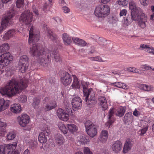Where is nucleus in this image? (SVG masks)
Segmentation results:
<instances>
[{
	"mask_svg": "<svg viewBox=\"0 0 154 154\" xmlns=\"http://www.w3.org/2000/svg\"><path fill=\"white\" fill-rule=\"evenodd\" d=\"M49 51L47 48H42L40 44H33L30 48L29 52L32 55L37 58L40 64L44 66H46L50 60V57L51 53H48Z\"/></svg>",
	"mask_w": 154,
	"mask_h": 154,
	"instance_id": "nucleus-1",
	"label": "nucleus"
},
{
	"mask_svg": "<svg viewBox=\"0 0 154 154\" xmlns=\"http://www.w3.org/2000/svg\"><path fill=\"white\" fill-rule=\"evenodd\" d=\"M27 84L21 80L20 82L14 79H12L8 85L0 90V93L3 95H6L11 97L19 93V90H22L27 87Z\"/></svg>",
	"mask_w": 154,
	"mask_h": 154,
	"instance_id": "nucleus-2",
	"label": "nucleus"
},
{
	"mask_svg": "<svg viewBox=\"0 0 154 154\" xmlns=\"http://www.w3.org/2000/svg\"><path fill=\"white\" fill-rule=\"evenodd\" d=\"M84 97H85V101L87 102L89 105H94L97 102L95 95L93 93L92 94L93 91L92 88L88 89L86 86H83Z\"/></svg>",
	"mask_w": 154,
	"mask_h": 154,
	"instance_id": "nucleus-3",
	"label": "nucleus"
},
{
	"mask_svg": "<svg viewBox=\"0 0 154 154\" xmlns=\"http://www.w3.org/2000/svg\"><path fill=\"white\" fill-rule=\"evenodd\" d=\"M13 59V56L9 52L3 53L0 56V71L1 73L4 71L3 68L9 64Z\"/></svg>",
	"mask_w": 154,
	"mask_h": 154,
	"instance_id": "nucleus-4",
	"label": "nucleus"
},
{
	"mask_svg": "<svg viewBox=\"0 0 154 154\" xmlns=\"http://www.w3.org/2000/svg\"><path fill=\"white\" fill-rule=\"evenodd\" d=\"M109 6L106 5H101L97 6L95 10V15L98 17H104L109 13Z\"/></svg>",
	"mask_w": 154,
	"mask_h": 154,
	"instance_id": "nucleus-5",
	"label": "nucleus"
},
{
	"mask_svg": "<svg viewBox=\"0 0 154 154\" xmlns=\"http://www.w3.org/2000/svg\"><path fill=\"white\" fill-rule=\"evenodd\" d=\"M32 13L29 10H27L22 14L20 17V20L26 24H29L32 20Z\"/></svg>",
	"mask_w": 154,
	"mask_h": 154,
	"instance_id": "nucleus-6",
	"label": "nucleus"
},
{
	"mask_svg": "<svg viewBox=\"0 0 154 154\" xmlns=\"http://www.w3.org/2000/svg\"><path fill=\"white\" fill-rule=\"evenodd\" d=\"M137 17V20L138 21V25L139 27L143 29L146 26V22L147 21V17L143 13H141V11L139 14H136Z\"/></svg>",
	"mask_w": 154,
	"mask_h": 154,
	"instance_id": "nucleus-7",
	"label": "nucleus"
},
{
	"mask_svg": "<svg viewBox=\"0 0 154 154\" xmlns=\"http://www.w3.org/2000/svg\"><path fill=\"white\" fill-rule=\"evenodd\" d=\"M50 133V130L46 126L43 128L42 132L39 134L38 137L39 141L41 143H44L46 142V136Z\"/></svg>",
	"mask_w": 154,
	"mask_h": 154,
	"instance_id": "nucleus-8",
	"label": "nucleus"
},
{
	"mask_svg": "<svg viewBox=\"0 0 154 154\" xmlns=\"http://www.w3.org/2000/svg\"><path fill=\"white\" fill-rule=\"evenodd\" d=\"M60 80L63 85L66 86L71 83L72 79L71 76L68 72H64L63 73V77L60 79Z\"/></svg>",
	"mask_w": 154,
	"mask_h": 154,
	"instance_id": "nucleus-9",
	"label": "nucleus"
},
{
	"mask_svg": "<svg viewBox=\"0 0 154 154\" xmlns=\"http://www.w3.org/2000/svg\"><path fill=\"white\" fill-rule=\"evenodd\" d=\"M72 104L73 110L76 111L81 108L82 106V100L80 97H75L72 99Z\"/></svg>",
	"mask_w": 154,
	"mask_h": 154,
	"instance_id": "nucleus-10",
	"label": "nucleus"
},
{
	"mask_svg": "<svg viewBox=\"0 0 154 154\" xmlns=\"http://www.w3.org/2000/svg\"><path fill=\"white\" fill-rule=\"evenodd\" d=\"M17 119L21 127H25L29 123V117L28 115L24 114L18 116Z\"/></svg>",
	"mask_w": 154,
	"mask_h": 154,
	"instance_id": "nucleus-11",
	"label": "nucleus"
},
{
	"mask_svg": "<svg viewBox=\"0 0 154 154\" xmlns=\"http://www.w3.org/2000/svg\"><path fill=\"white\" fill-rule=\"evenodd\" d=\"M57 116L60 120L66 121L69 119V115L63 109L59 108L57 110Z\"/></svg>",
	"mask_w": 154,
	"mask_h": 154,
	"instance_id": "nucleus-12",
	"label": "nucleus"
},
{
	"mask_svg": "<svg viewBox=\"0 0 154 154\" xmlns=\"http://www.w3.org/2000/svg\"><path fill=\"white\" fill-rule=\"evenodd\" d=\"M129 8L131 10V13L134 16V14H139L141 10L140 8L136 6V3L133 1L129 3Z\"/></svg>",
	"mask_w": 154,
	"mask_h": 154,
	"instance_id": "nucleus-13",
	"label": "nucleus"
},
{
	"mask_svg": "<svg viewBox=\"0 0 154 154\" xmlns=\"http://www.w3.org/2000/svg\"><path fill=\"white\" fill-rule=\"evenodd\" d=\"M134 143V142L131 139H127L125 143L123 150V152L125 153L130 150L133 146Z\"/></svg>",
	"mask_w": 154,
	"mask_h": 154,
	"instance_id": "nucleus-14",
	"label": "nucleus"
},
{
	"mask_svg": "<svg viewBox=\"0 0 154 154\" xmlns=\"http://www.w3.org/2000/svg\"><path fill=\"white\" fill-rule=\"evenodd\" d=\"M39 40V34H33L31 31V28L29 31V43L30 44L32 42H36Z\"/></svg>",
	"mask_w": 154,
	"mask_h": 154,
	"instance_id": "nucleus-15",
	"label": "nucleus"
},
{
	"mask_svg": "<svg viewBox=\"0 0 154 154\" xmlns=\"http://www.w3.org/2000/svg\"><path fill=\"white\" fill-rule=\"evenodd\" d=\"M44 27L45 29L47 30V35L48 37L53 41L56 40L57 39V35L53 32L50 29H48L46 25L44 24Z\"/></svg>",
	"mask_w": 154,
	"mask_h": 154,
	"instance_id": "nucleus-16",
	"label": "nucleus"
},
{
	"mask_svg": "<svg viewBox=\"0 0 154 154\" xmlns=\"http://www.w3.org/2000/svg\"><path fill=\"white\" fill-rule=\"evenodd\" d=\"M10 102L9 100H5L4 98H0V112L4 110L9 106Z\"/></svg>",
	"mask_w": 154,
	"mask_h": 154,
	"instance_id": "nucleus-17",
	"label": "nucleus"
},
{
	"mask_svg": "<svg viewBox=\"0 0 154 154\" xmlns=\"http://www.w3.org/2000/svg\"><path fill=\"white\" fill-rule=\"evenodd\" d=\"M122 147V142L120 141L117 140L112 145V149L115 152L118 153L121 150Z\"/></svg>",
	"mask_w": 154,
	"mask_h": 154,
	"instance_id": "nucleus-18",
	"label": "nucleus"
},
{
	"mask_svg": "<svg viewBox=\"0 0 154 154\" xmlns=\"http://www.w3.org/2000/svg\"><path fill=\"white\" fill-rule=\"evenodd\" d=\"M114 113V112L113 109H110L109 112V120L106 123L105 125L108 126V128H109L112 125V123L114 122V119L112 116Z\"/></svg>",
	"mask_w": 154,
	"mask_h": 154,
	"instance_id": "nucleus-19",
	"label": "nucleus"
},
{
	"mask_svg": "<svg viewBox=\"0 0 154 154\" xmlns=\"http://www.w3.org/2000/svg\"><path fill=\"white\" fill-rule=\"evenodd\" d=\"M99 103L101 106L103 110L106 109L108 108V105L107 104L106 100L104 97H100L98 99Z\"/></svg>",
	"mask_w": 154,
	"mask_h": 154,
	"instance_id": "nucleus-20",
	"label": "nucleus"
},
{
	"mask_svg": "<svg viewBox=\"0 0 154 154\" xmlns=\"http://www.w3.org/2000/svg\"><path fill=\"white\" fill-rule=\"evenodd\" d=\"M11 110L13 112L18 113L21 111V108L20 104H14L11 105Z\"/></svg>",
	"mask_w": 154,
	"mask_h": 154,
	"instance_id": "nucleus-21",
	"label": "nucleus"
},
{
	"mask_svg": "<svg viewBox=\"0 0 154 154\" xmlns=\"http://www.w3.org/2000/svg\"><path fill=\"white\" fill-rule=\"evenodd\" d=\"M133 117L131 112H128L126 113L124 119L125 124H126L127 123H132L133 121Z\"/></svg>",
	"mask_w": 154,
	"mask_h": 154,
	"instance_id": "nucleus-22",
	"label": "nucleus"
},
{
	"mask_svg": "<svg viewBox=\"0 0 154 154\" xmlns=\"http://www.w3.org/2000/svg\"><path fill=\"white\" fill-rule=\"evenodd\" d=\"M29 59L27 56L23 55L20 58L19 63V65H23V66H29Z\"/></svg>",
	"mask_w": 154,
	"mask_h": 154,
	"instance_id": "nucleus-23",
	"label": "nucleus"
},
{
	"mask_svg": "<svg viewBox=\"0 0 154 154\" xmlns=\"http://www.w3.org/2000/svg\"><path fill=\"white\" fill-rule=\"evenodd\" d=\"M108 137L107 131L105 130H103L101 132L100 137L99 140L102 143L106 142Z\"/></svg>",
	"mask_w": 154,
	"mask_h": 154,
	"instance_id": "nucleus-24",
	"label": "nucleus"
},
{
	"mask_svg": "<svg viewBox=\"0 0 154 154\" xmlns=\"http://www.w3.org/2000/svg\"><path fill=\"white\" fill-rule=\"evenodd\" d=\"M86 131L87 134L91 137H94L97 133V129L95 126L91 128H90Z\"/></svg>",
	"mask_w": 154,
	"mask_h": 154,
	"instance_id": "nucleus-25",
	"label": "nucleus"
},
{
	"mask_svg": "<svg viewBox=\"0 0 154 154\" xmlns=\"http://www.w3.org/2000/svg\"><path fill=\"white\" fill-rule=\"evenodd\" d=\"M52 57L53 58V60L57 62H60L61 61V59L60 57L58 51L57 50L51 51Z\"/></svg>",
	"mask_w": 154,
	"mask_h": 154,
	"instance_id": "nucleus-26",
	"label": "nucleus"
},
{
	"mask_svg": "<svg viewBox=\"0 0 154 154\" xmlns=\"http://www.w3.org/2000/svg\"><path fill=\"white\" fill-rule=\"evenodd\" d=\"M125 107L121 106L119 108H118L115 113L116 116H122L125 112Z\"/></svg>",
	"mask_w": 154,
	"mask_h": 154,
	"instance_id": "nucleus-27",
	"label": "nucleus"
},
{
	"mask_svg": "<svg viewBox=\"0 0 154 154\" xmlns=\"http://www.w3.org/2000/svg\"><path fill=\"white\" fill-rule=\"evenodd\" d=\"M111 85L116 87L122 88L125 89H127L128 88V87L125 84L119 82H115L113 83H111Z\"/></svg>",
	"mask_w": 154,
	"mask_h": 154,
	"instance_id": "nucleus-28",
	"label": "nucleus"
},
{
	"mask_svg": "<svg viewBox=\"0 0 154 154\" xmlns=\"http://www.w3.org/2000/svg\"><path fill=\"white\" fill-rule=\"evenodd\" d=\"M16 31L14 29H10L5 34L4 38L6 40L8 39L9 38L12 37L15 33Z\"/></svg>",
	"mask_w": 154,
	"mask_h": 154,
	"instance_id": "nucleus-29",
	"label": "nucleus"
},
{
	"mask_svg": "<svg viewBox=\"0 0 154 154\" xmlns=\"http://www.w3.org/2000/svg\"><path fill=\"white\" fill-rule=\"evenodd\" d=\"M72 40L75 43L82 46H85L87 44L85 41L81 39L73 38Z\"/></svg>",
	"mask_w": 154,
	"mask_h": 154,
	"instance_id": "nucleus-30",
	"label": "nucleus"
},
{
	"mask_svg": "<svg viewBox=\"0 0 154 154\" xmlns=\"http://www.w3.org/2000/svg\"><path fill=\"white\" fill-rule=\"evenodd\" d=\"M62 36V38L65 45H68L71 43V38L69 37L67 34L64 33L63 34Z\"/></svg>",
	"mask_w": 154,
	"mask_h": 154,
	"instance_id": "nucleus-31",
	"label": "nucleus"
},
{
	"mask_svg": "<svg viewBox=\"0 0 154 154\" xmlns=\"http://www.w3.org/2000/svg\"><path fill=\"white\" fill-rule=\"evenodd\" d=\"M55 140L58 144L60 145L63 143L64 138L61 135L57 134L55 136Z\"/></svg>",
	"mask_w": 154,
	"mask_h": 154,
	"instance_id": "nucleus-32",
	"label": "nucleus"
},
{
	"mask_svg": "<svg viewBox=\"0 0 154 154\" xmlns=\"http://www.w3.org/2000/svg\"><path fill=\"white\" fill-rule=\"evenodd\" d=\"M73 88H79L80 85L78 79L75 76H74V80L73 82L71 85Z\"/></svg>",
	"mask_w": 154,
	"mask_h": 154,
	"instance_id": "nucleus-33",
	"label": "nucleus"
},
{
	"mask_svg": "<svg viewBox=\"0 0 154 154\" xmlns=\"http://www.w3.org/2000/svg\"><path fill=\"white\" fill-rule=\"evenodd\" d=\"M11 146H12L9 145H8L5 146H4V154H11L13 151V149Z\"/></svg>",
	"mask_w": 154,
	"mask_h": 154,
	"instance_id": "nucleus-34",
	"label": "nucleus"
},
{
	"mask_svg": "<svg viewBox=\"0 0 154 154\" xmlns=\"http://www.w3.org/2000/svg\"><path fill=\"white\" fill-rule=\"evenodd\" d=\"M40 103V100L37 98H34L33 100V102L32 105L34 109H38L39 107V105Z\"/></svg>",
	"mask_w": 154,
	"mask_h": 154,
	"instance_id": "nucleus-35",
	"label": "nucleus"
},
{
	"mask_svg": "<svg viewBox=\"0 0 154 154\" xmlns=\"http://www.w3.org/2000/svg\"><path fill=\"white\" fill-rule=\"evenodd\" d=\"M9 46L8 43L3 44L0 46V53H2L5 52L9 49Z\"/></svg>",
	"mask_w": 154,
	"mask_h": 154,
	"instance_id": "nucleus-36",
	"label": "nucleus"
},
{
	"mask_svg": "<svg viewBox=\"0 0 154 154\" xmlns=\"http://www.w3.org/2000/svg\"><path fill=\"white\" fill-rule=\"evenodd\" d=\"M68 128L69 131L72 133L78 130V128L76 125L73 124H68Z\"/></svg>",
	"mask_w": 154,
	"mask_h": 154,
	"instance_id": "nucleus-37",
	"label": "nucleus"
},
{
	"mask_svg": "<svg viewBox=\"0 0 154 154\" xmlns=\"http://www.w3.org/2000/svg\"><path fill=\"white\" fill-rule=\"evenodd\" d=\"M16 136V134L14 131H11L8 133L6 138L8 140H12Z\"/></svg>",
	"mask_w": 154,
	"mask_h": 154,
	"instance_id": "nucleus-38",
	"label": "nucleus"
},
{
	"mask_svg": "<svg viewBox=\"0 0 154 154\" xmlns=\"http://www.w3.org/2000/svg\"><path fill=\"white\" fill-rule=\"evenodd\" d=\"M58 127L60 129L64 134L67 133L68 131L67 129L65 126L64 124L62 123V122H59Z\"/></svg>",
	"mask_w": 154,
	"mask_h": 154,
	"instance_id": "nucleus-39",
	"label": "nucleus"
},
{
	"mask_svg": "<svg viewBox=\"0 0 154 154\" xmlns=\"http://www.w3.org/2000/svg\"><path fill=\"white\" fill-rule=\"evenodd\" d=\"M86 130H87L90 128H91L94 126V125L90 121L87 120L86 121L85 123Z\"/></svg>",
	"mask_w": 154,
	"mask_h": 154,
	"instance_id": "nucleus-40",
	"label": "nucleus"
},
{
	"mask_svg": "<svg viewBox=\"0 0 154 154\" xmlns=\"http://www.w3.org/2000/svg\"><path fill=\"white\" fill-rule=\"evenodd\" d=\"M132 14L131 13V15L128 16L127 17L126 19L127 20H128L131 23L132 21L133 20L136 21L137 20V17L136 16H137L136 14H134V16H133V15H132Z\"/></svg>",
	"mask_w": 154,
	"mask_h": 154,
	"instance_id": "nucleus-41",
	"label": "nucleus"
},
{
	"mask_svg": "<svg viewBox=\"0 0 154 154\" xmlns=\"http://www.w3.org/2000/svg\"><path fill=\"white\" fill-rule=\"evenodd\" d=\"M98 42L100 45H102L103 47L107 45L106 41L105 39L102 38H99V40L98 41Z\"/></svg>",
	"mask_w": 154,
	"mask_h": 154,
	"instance_id": "nucleus-42",
	"label": "nucleus"
},
{
	"mask_svg": "<svg viewBox=\"0 0 154 154\" xmlns=\"http://www.w3.org/2000/svg\"><path fill=\"white\" fill-rule=\"evenodd\" d=\"M117 2L119 5L122 6L127 5L128 3V0H118Z\"/></svg>",
	"mask_w": 154,
	"mask_h": 154,
	"instance_id": "nucleus-43",
	"label": "nucleus"
},
{
	"mask_svg": "<svg viewBox=\"0 0 154 154\" xmlns=\"http://www.w3.org/2000/svg\"><path fill=\"white\" fill-rule=\"evenodd\" d=\"M24 0H17L16 4L17 7L20 8L23 7L24 5Z\"/></svg>",
	"mask_w": 154,
	"mask_h": 154,
	"instance_id": "nucleus-44",
	"label": "nucleus"
},
{
	"mask_svg": "<svg viewBox=\"0 0 154 154\" xmlns=\"http://www.w3.org/2000/svg\"><path fill=\"white\" fill-rule=\"evenodd\" d=\"M28 67V66H23V65H20L19 70L21 72L23 73L25 72Z\"/></svg>",
	"mask_w": 154,
	"mask_h": 154,
	"instance_id": "nucleus-45",
	"label": "nucleus"
},
{
	"mask_svg": "<svg viewBox=\"0 0 154 154\" xmlns=\"http://www.w3.org/2000/svg\"><path fill=\"white\" fill-rule=\"evenodd\" d=\"M79 138L80 139V141L82 144H85V143H87V140L85 137L82 136H80L79 137Z\"/></svg>",
	"mask_w": 154,
	"mask_h": 154,
	"instance_id": "nucleus-46",
	"label": "nucleus"
},
{
	"mask_svg": "<svg viewBox=\"0 0 154 154\" xmlns=\"http://www.w3.org/2000/svg\"><path fill=\"white\" fill-rule=\"evenodd\" d=\"M27 99V97L25 95H21L19 97L20 101L22 103L25 102Z\"/></svg>",
	"mask_w": 154,
	"mask_h": 154,
	"instance_id": "nucleus-47",
	"label": "nucleus"
},
{
	"mask_svg": "<svg viewBox=\"0 0 154 154\" xmlns=\"http://www.w3.org/2000/svg\"><path fill=\"white\" fill-rule=\"evenodd\" d=\"M141 68L143 69H144L146 70H148L152 69V71H154V68L152 69V68L151 66H147V65L145 64L144 65H143L142 66Z\"/></svg>",
	"mask_w": 154,
	"mask_h": 154,
	"instance_id": "nucleus-48",
	"label": "nucleus"
},
{
	"mask_svg": "<svg viewBox=\"0 0 154 154\" xmlns=\"http://www.w3.org/2000/svg\"><path fill=\"white\" fill-rule=\"evenodd\" d=\"M154 89V87L151 85H146V87L145 91H152Z\"/></svg>",
	"mask_w": 154,
	"mask_h": 154,
	"instance_id": "nucleus-49",
	"label": "nucleus"
},
{
	"mask_svg": "<svg viewBox=\"0 0 154 154\" xmlns=\"http://www.w3.org/2000/svg\"><path fill=\"white\" fill-rule=\"evenodd\" d=\"M84 154H93L91 151L88 147H85L84 149Z\"/></svg>",
	"mask_w": 154,
	"mask_h": 154,
	"instance_id": "nucleus-50",
	"label": "nucleus"
},
{
	"mask_svg": "<svg viewBox=\"0 0 154 154\" xmlns=\"http://www.w3.org/2000/svg\"><path fill=\"white\" fill-rule=\"evenodd\" d=\"M91 59L92 60H95L98 61H102V62H104L105 61H103L101 60V58L97 56L94 57H91Z\"/></svg>",
	"mask_w": 154,
	"mask_h": 154,
	"instance_id": "nucleus-51",
	"label": "nucleus"
},
{
	"mask_svg": "<svg viewBox=\"0 0 154 154\" xmlns=\"http://www.w3.org/2000/svg\"><path fill=\"white\" fill-rule=\"evenodd\" d=\"M140 47L143 48V49H146L147 50H151V48L149 46V45H145L144 44H141Z\"/></svg>",
	"mask_w": 154,
	"mask_h": 154,
	"instance_id": "nucleus-52",
	"label": "nucleus"
},
{
	"mask_svg": "<svg viewBox=\"0 0 154 154\" xmlns=\"http://www.w3.org/2000/svg\"><path fill=\"white\" fill-rule=\"evenodd\" d=\"M141 4L144 6L148 5V0H140Z\"/></svg>",
	"mask_w": 154,
	"mask_h": 154,
	"instance_id": "nucleus-53",
	"label": "nucleus"
},
{
	"mask_svg": "<svg viewBox=\"0 0 154 154\" xmlns=\"http://www.w3.org/2000/svg\"><path fill=\"white\" fill-rule=\"evenodd\" d=\"M53 106H51L48 104H47L45 107V109L46 111H49L53 109Z\"/></svg>",
	"mask_w": 154,
	"mask_h": 154,
	"instance_id": "nucleus-54",
	"label": "nucleus"
},
{
	"mask_svg": "<svg viewBox=\"0 0 154 154\" xmlns=\"http://www.w3.org/2000/svg\"><path fill=\"white\" fill-rule=\"evenodd\" d=\"M89 53H90V54H93L96 51L95 48L94 47V46L91 47L89 49Z\"/></svg>",
	"mask_w": 154,
	"mask_h": 154,
	"instance_id": "nucleus-55",
	"label": "nucleus"
},
{
	"mask_svg": "<svg viewBox=\"0 0 154 154\" xmlns=\"http://www.w3.org/2000/svg\"><path fill=\"white\" fill-rule=\"evenodd\" d=\"M32 8L33 9V11L35 13V14L37 15H38L39 14L38 12V11L37 9L35 6V5L32 6Z\"/></svg>",
	"mask_w": 154,
	"mask_h": 154,
	"instance_id": "nucleus-56",
	"label": "nucleus"
},
{
	"mask_svg": "<svg viewBox=\"0 0 154 154\" xmlns=\"http://www.w3.org/2000/svg\"><path fill=\"white\" fill-rule=\"evenodd\" d=\"M147 130V128H144L142 129L140 131H139V132H140L139 133V134L141 135H143L146 132Z\"/></svg>",
	"mask_w": 154,
	"mask_h": 154,
	"instance_id": "nucleus-57",
	"label": "nucleus"
},
{
	"mask_svg": "<svg viewBox=\"0 0 154 154\" xmlns=\"http://www.w3.org/2000/svg\"><path fill=\"white\" fill-rule=\"evenodd\" d=\"M62 9L65 13H68L70 11V9L66 6H64L62 8Z\"/></svg>",
	"mask_w": 154,
	"mask_h": 154,
	"instance_id": "nucleus-58",
	"label": "nucleus"
},
{
	"mask_svg": "<svg viewBox=\"0 0 154 154\" xmlns=\"http://www.w3.org/2000/svg\"><path fill=\"white\" fill-rule=\"evenodd\" d=\"M66 111L68 112V114H71L72 113V111L71 109L69 106H66Z\"/></svg>",
	"mask_w": 154,
	"mask_h": 154,
	"instance_id": "nucleus-59",
	"label": "nucleus"
},
{
	"mask_svg": "<svg viewBox=\"0 0 154 154\" xmlns=\"http://www.w3.org/2000/svg\"><path fill=\"white\" fill-rule=\"evenodd\" d=\"M48 105H49L50 106H53V109L55 108L56 107V102L54 101H52L51 102L49 103L48 104Z\"/></svg>",
	"mask_w": 154,
	"mask_h": 154,
	"instance_id": "nucleus-60",
	"label": "nucleus"
},
{
	"mask_svg": "<svg viewBox=\"0 0 154 154\" xmlns=\"http://www.w3.org/2000/svg\"><path fill=\"white\" fill-rule=\"evenodd\" d=\"M127 11L125 9H123L121 11L120 13V16H122L123 15H125L126 14Z\"/></svg>",
	"mask_w": 154,
	"mask_h": 154,
	"instance_id": "nucleus-61",
	"label": "nucleus"
},
{
	"mask_svg": "<svg viewBox=\"0 0 154 154\" xmlns=\"http://www.w3.org/2000/svg\"><path fill=\"white\" fill-rule=\"evenodd\" d=\"M4 146L0 145V154H4Z\"/></svg>",
	"mask_w": 154,
	"mask_h": 154,
	"instance_id": "nucleus-62",
	"label": "nucleus"
},
{
	"mask_svg": "<svg viewBox=\"0 0 154 154\" xmlns=\"http://www.w3.org/2000/svg\"><path fill=\"white\" fill-rule=\"evenodd\" d=\"M146 85L141 84L139 86V88L145 91Z\"/></svg>",
	"mask_w": 154,
	"mask_h": 154,
	"instance_id": "nucleus-63",
	"label": "nucleus"
},
{
	"mask_svg": "<svg viewBox=\"0 0 154 154\" xmlns=\"http://www.w3.org/2000/svg\"><path fill=\"white\" fill-rule=\"evenodd\" d=\"M131 22H129L128 20H127L126 19H125V21L123 23V26H128Z\"/></svg>",
	"mask_w": 154,
	"mask_h": 154,
	"instance_id": "nucleus-64",
	"label": "nucleus"
}]
</instances>
